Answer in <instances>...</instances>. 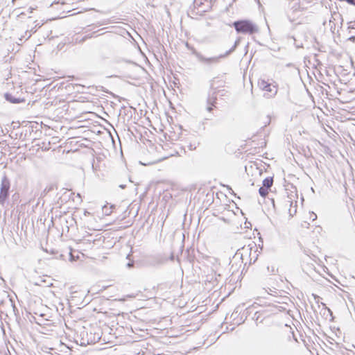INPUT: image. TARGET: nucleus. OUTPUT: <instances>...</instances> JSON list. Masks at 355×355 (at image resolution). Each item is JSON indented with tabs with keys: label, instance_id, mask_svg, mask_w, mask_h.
I'll list each match as a JSON object with an SVG mask.
<instances>
[{
	"label": "nucleus",
	"instance_id": "nucleus-21",
	"mask_svg": "<svg viewBox=\"0 0 355 355\" xmlns=\"http://www.w3.org/2000/svg\"><path fill=\"white\" fill-rule=\"evenodd\" d=\"M347 3L355 6V0H347Z\"/></svg>",
	"mask_w": 355,
	"mask_h": 355
},
{
	"label": "nucleus",
	"instance_id": "nucleus-12",
	"mask_svg": "<svg viewBox=\"0 0 355 355\" xmlns=\"http://www.w3.org/2000/svg\"><path fill=\"white\" fill-rule=\"evenodd\" d=\"M227 92L224 89H217V95H219L220 96H225Z\"/></svg>",
	"mask_w": 355,
	"mask_h": 355
},
{
	"label": "nucleus",
	"instance_id": "nucleus-16",
	"mask_svg": "<svg viewBox=\"0 0 355 355\" xmlns=\"http://www.w3.org/2000/svg\"><path fill=\"white\" fill-rule=\"evenodd\" d=\"M289 211V214L291 216H293L294 214H295L297 210H296V208H294L293 209H292L291 208L289 209L288 210Z\"/></svg>",
	"mask_w": 355,
	"mask_h": 355
},
{
	"label": "nucleus",
	"instance_id": "nucleus-11",
	"mask_svg": "<svg viewBox=\"0 0 355 355\" xmlns=\"http://www.w3.org/2000/svg\"><path fill=\"white\" fill-rule=\"evenodd\" d=\"M214 107H216V105L214 104H206V110L208 112H211Z\"/></svg>",
	"mask_w": 355,
	"mask_h": 355
},
{
	"label": "nucleus",
	"instance_id": "nucleus-24",
	"mask_svg": "<svg viewBox=\"0 0 355 355\" xmlns=\"http://www.w3.org/2000/svg\"><path fill=\"white\" fill-rule=\"evenodd\" d=\"M10 302H11L12 306L13 307V309L15 310L16 309L15 305L13 304L12 300H10Z\"/></svg>",
	"mask_w": 355,
	"mask_h": 355
},
{
	"label": "nucleus",
	"instance_id": "nucleus-4",
	"mask_svg": "<svg viewBox=\"0 0 355 355\" xmlns=\"http://www.w3.org/2000/svg\"><path fill=\"white\" fill-rule=\"evenodd\" d=\"M258 85L260 89L266 92V93L264 94V96L267 98L273 97L277 92V87L266 81L265 80H259L258 82Z\"/></svg>",
	"mask_w": 355,
	"mask_h": 355
},
{
	"label": "nucleus",
	"instance_id": "nucleus-7",
	"mask_svg": "<svg viewBox=\"0 0 355 355\" xmlns=\"http://www.w3.org/2000/svg\"><path fill=\"white\" fill-rule=\"evenodd\" d=\"M242 250L243 251H246L248 252V250H250V263H255V261H257V257H258V254H257V250L254 251L253 254H252V249L251 248H247V249H245L244 248H242Z\"/></svg>",
	"mask_w": 355,
	"mask_h": 355
},
{
	"label": "nucleus",
	"instance_id": "nucleus-27",
	"mask_svg": "<svg viewBox=\"0 0 355 355\" xmlns=\"http://www.w3.org/2000/svg\"><path fill=\"white\" fill-rule=\"evenodd\" d=\"M119 187H120L121 189H124L125 186V185H123V184H121Z\"/></svg>",
	"mask_w": 355,
	"mask_h": 355
},
{
	"label": "nucleus",
	"instance_id": "nucleus-22",
	"mask_svg": "<svg viewBox=\"0 0 355 355\" xmlns=\"http://www.w3.org/2000/svg\"><path fill=\"white\" fill-rule=\"evenodd\" d=\"M313 297H314V299L316 300V302H319V299H320V297L315 294H313Z\"/></svg>",
	"mask_w": 355,
	"mask_h": 355
},
{
	"label": "nucleus",
	"instance_id": "nucleus-3",
	"mask_svg": "<svg viewBox=\"0 0 355 355\" xmlns=\"http://www.w3.org/2000/svg\"><path fill=\"white\" fill-rule=\"evenodd\" d=\"M10 188V182L6 175L1 179L0 187V205L4 207L8 197Z\"/></svg>",
	"mask_w": 355,
	"mask_h": 355
},
{
	"label": "nucleus",
	"instance_id": "nucleus-1",
	"mask_svg": "<svg viewBox=\"0 0 355 355\" xmlns=\"http://www.w3.org/2000/svg\"><path fill=\"white\" fill-rule=\"evenodd\" d=\"M241 40V37H239L234 42V44L232 46V48H230L225 53L220 54L218 56L206 58L202 53L196 51V50H193V54L196 56V58L200 63L208 66H211L212 64H218L220 62V59L225 58L230 55L231 53H232L236 50L237 46L239 45Z\"/></svg>",
	"mask_w": 355,
	"mask_h": 355
},
{
	"label": "nucleus",
	"instance_id": "nucleus-13",
	"mask_svg": "<svg viewBox=\"0 0 355 355\" xmlns=\"http://www.w3.org/2000/svg\"><path fill=\"white\" fill-rule=\"evenodd\" d=\"M239 258V259H242L243 257V252H241V250H238L236 251V252L235 253L234 256V258Z\"/></svg>",
	"mask_w": 355,
	"mask_h": 355
},
{
	"label": "nucleus",
	"instance_id": "nucleus-25",
	"mask_svg": "<svg viewBox=\"0 0 355 355\" xmlns=\"http://www.w3.org/2000/svg\"><path fill=\"white\" fill-rule=\"evenodd\" d=\"M312 214L314 216V218H313V220H315L317 218V216L313 212L312 213Z\"/></svg>",
	"mask_w": 355,
	"mask_h": 355
},
{
	"label": "nucleus",
	"instance_id": "nucleus-28",
	"mask_svg": "<svg viewBox=\"0 0 355 355\" xmlns=\"http://www.w3.org/2000/svg\"><path fill=\"white\" fill-rule=\"evenodd\" d=\"M132 266V263H128V267H131Z\"/></svg>",
	"mask_w": 355,
	"mask_h": 355
},
{
	"label": "nucleus",
	"instance_id": "nucleus-23",
	"mask_svg": "<svg viewBox=\"0 0 355 355\" xmlns=\"http://www.w3.org/2000/svg\"><path fill=\"white\" fill-rule=\"evenodd\" d=\"M89 37H91V36H90V35H87V36L84 37L82 39V41H85L87 38H89Z\"/></svg>",
	"mask_w": 355,
	"mask_h": 355
},
{
	"label": "nucleus",
	"instance_id": "nucleus-18",
	"mask_svg": "<svg viewBox=\"0 0 355 355\" xmlns=\"http://www.w3.org/2000/svg\"><path fill=\"white\" fill-rule=\"evenodd\" d=\"M24 42V40L21 37H20L18 38V41L17 42V44L18 45H21Z\"/></svg>",
	"mask_w": 355,
	"mask_h": 355
},
{
	"label": "nucleus",
	"instance_id": "nucleus-2",
	"mask_svg": "<svg viewBox=\"0 0 355 355\" xmlns=\"http://www.w3.org/2000/svg\"><path fill=\"white\" fill-rule=\"evenodd\" d=\"M232 26L239 34L253 35L259 31V26L248 19H241L232 23Z\"/></svg>",
	"mask_w": 355,
	"mask_h": 355
},
{
	"label": "nucleus",
	"instance_id": "nucleus-31",
	"mask_svg": "<svg viewBox=\"0 0 355 355\" xmlns=\"http://www.w3.org/2000/svg\"><path fill=\"white\" fill-rule=\"evenodd\" d=\"M173 259H174L173 255H171V260H173Z\"/></svg>",
	"mask_w": 355,
	"mask_h": 355
},
{
	"label": "nucleus",
	"instance_id": "nucleus-29",
	"mask_svg": "<svg viewBox=\"0 0 355 355\" xmlns=\"http://www.w3.org/2000/svg\"><path fill=\"white\" fill-rule=\"evenodd\" d=\"M272 202L273 207H275V202H274L273 199L272 200Z\"/></svg>",
	"mask_w": 355,
	"mask_h": 355
},
{
	"label": "nucleus",
	"instance_id": "nucleus-10",
	"mask_svg": "<svg viewBox=\"0 0 355 355\" xmlns=\"http://www.w3.org/2000/svg\"><path fill=\"white\" fill-rule=\"evenodd\" d=\"M21 37L26 41L31 37V33H29V30H26Z\"/></svg>",
	"mask_w": 355,
	"mask_h": 355
},
{
	"label": "nucleus",
	"instance_id": "nucleus-19",
	"mask_svg": "<svg viewBox=\"0 0 355 355\" xmlns=\"http://www.w3.org/2000/svg\"><path fill=\"white\" fill-rule=\"evenodd\" d=\"M267 268H268V272H270L272 273H275V268L274 266L271 267V270L270 269L269 266Z\"/></svg>",
	"mask_w": 355,
	"mask_h": 355
},
{
	"label": "nucleus",
	"instance_id": "nucleus-15",
	"mask_svg": "<svg viewBox=\"0 0 355 355\" xmlns=\"http://www.w3.org/2000/svg\"><path fill=\"white\" fill-rule=\"evenodd\" d=\"M291 38L293 40L294 44L295 45L296 48H301V47H302V44H299V43H296V40H295V38L293 36H292Z\"/></svg>",
	"mask_w": 355,
	"mask_h": 355
},
{
	"label": "nucleus",
	"instance_id": "nucleus-17",
	"mask_svg": "<svg viewBox=\"0 0 355 355\" xmlns=\"http://www.w3.org/2000/svg\"><path fill=\"white\" fill-rule=\"evenodd\" d=\"M259 315L260 313L259 312H256L254 313V315L253 317V318L257 322L259 320Z\"/></svg>",
	"mask_w": 355,
	"mask_h": 355
},
{
	"label": "nucleus",
	"instance_id": "nucleus-20",
	"mask_svg": "<svg viewBox=\"0 0 355 355\" xmlns=\"http://www.w3.org/2000/svg\"><path fill=\"white\" fill-rule=\"evenodd\" d=\"M37 25H36L34 28H31V30H29V33H31V35L33 33H35L36 32V27H37Z\"/></svg>",
	"mask_w": 355,
	"mask_h": 355
},
{
	"label": "nucleus",
	"instance_id": "nucleus-8",
	"mask_svg": "<svg viewBox=\"0 0 355 355\" xmlns=\"http://www.w3.org/2000/svg\"><path fill=\"white\" fill-rule=\"evenodd\" d=\"M273 184V178L272 177H268L263 180V187L267 189H270Z\"/></svg>",
	"mask_w": 355,
	"mask_h": 355
},
{
	"label": "nucleus",
	"instance_id": "nucleus-30",
	"mask_svg": "<svg viewBox=\"0 0 355 355\" xmlns=\"http://www.w3.org/2000/svg\"><path fill=\"white\" fill-rule=\"evenodd\" d=\"M163 263V261L160 259V260L159 261V263Z\"/></svg>",
	"mask_w": 355,
	"mask_h": 355
},
{
	"label": "nucleus",
	"instance_id": "nucleus-32",
	"mask_svg": "<svg viewBox=\"0 0 355 355\" xmlns=\"http://www.w3.org/2000/svg\"><path fill=\"white\" fill-rule=\"evenodd\" d=\"M328 311L331 313V310L329 309H328Z\"/></svg>",
	"mask_w": 355,
	"mask_h": 355
},
{
	"label": "nucleus",
	"instance_id": "nucleus-9",
	"mask_svg": "<svg viewBox=\"0 0 355 355\" xmlns=\"http://www.w3.org/2000/svg\"><path fill=\"white\" fill-rule=\"evenodd\" d=\"M259 193L261 197L265 198L268 193V189L261 187L259 189Z\"/></svg>",
	"mask_w": 355,
	"mask_h": 355
},
{
	"label": "nucleus",
	"instance_id": "nucleus-26",
	"mask_svg": "<svg viewBox=\"0 0 355 355\" xmlns=\"http://www.w3.org/2000/svg\"><path fill=\"white\" fill-rule=\"evenodd\" d=\"M288 202L290 203V206H291V207H292V205H293V201H291V200H288Z\"/></svg>",
	"mask_w": 355,
	"mask_h": 355
},
{
	"label": "nucleus",
	"instance_id": "nucleus-5",
	"mask_svg": "<svg viewBox=\"0 0 355 355\" xmlns=\"http://www.w3.org/2000/svg\"><path fill=\"white\" fill-rule=\"evenodd\" d=\"M214 80H212L210 85V89L208 92L206 104H214V105L217 103V88L214 87Z\"/></svg>",
	"mask_w": 355,
	"mask_h": 355
},
{
	"label": "nucleus",
	"instance_id": "nucleus-6",
	"mask_svg": "<svg viewBox=\"0 0 355 355\" xmlns=\"http://www.w3.org/2000/svg\"><path fill=\"white\" fill-rule=\"evenodd\" d=\"M4 98L7 101L10 102V103H13V104H18L20 103L25 102V99L24 98L16 97L10 93H6L4 94Z\"/></svg>",
	"mask_w": 355,
	"mask_h": 355
},
{
	"label": "nucleus",
	"instance_id": "nucleus-14",
	"mask_svg": "<svg viewBox=\"0 0 355 355\" xmlns=\"http://www.w3.org/2000/svg\"><path fill=\"white\" fill-rule=\"evenodd\" d=\"M103 211H104L105 215H110L112 213V211H110L107 206H104L103 207Z\"/></svg>",
	"mask_w": 355,
	"mask_h": 355
}]
</instances>
